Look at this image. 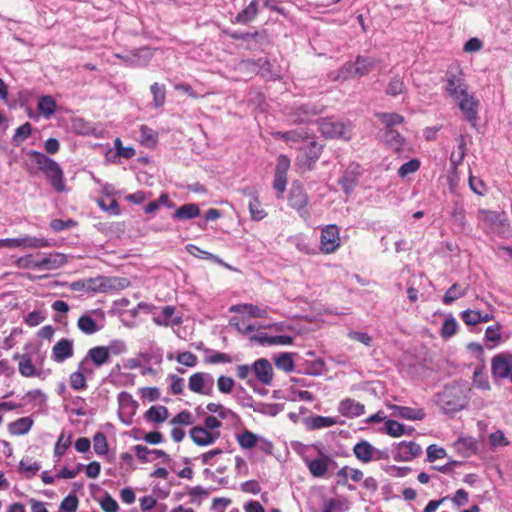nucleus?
I'll return each instance as SVG.
<instances>
[{"instance_id": "393cba45", "label": "nucleus", "mask_w": 512, "mask_h": 512, "mask_svg": "<svg viewBox=\"0 0 512 512\" xmlns=\"http://www.w3.org/2000/svg\"><path fill=\"white\" fill-rule=\"evenodd\" d=\"M248 209L250 217L254 221H261L267 216V212L262 207L259 196L256 193L250 194Z\"/></svg>"}, {"instance_id": "f03ea898", "label": "nucleus", "mask_w": 512, "mask_h": 512, "mask_svg": "<svg viewBox=\"0 0 512 512\" xmlns=\"http://www.w3.org/2000/svg\"><path fill=\"white\" fill-rule=\"evenodd\" d=\"M28 155L56 191H65L64 172L56 161L36 150H31Z\"/></svg>"}, {"instance_id": "c9c22d12", "label": "nucleus", "mask_w": 512, "mask_h": 512, "mask_svg": "<svg viewBox=\"0 0 512 512\" xmlns=\"http://www.w3.org/2000/svg\"><path fill=\"white\" fill-rule=\"evenodd\" d=\"M158 141V134L153 129L142 125L140 127V143L148 148H154Z\"/></svg>"}, {"instance_id": "338daca9", "label": "nucleus", "mask_w": 512, "mask_h": 512, "mask_svg": "<svg viewBox=\"0 0 512 512\" xmlns=\"http://www.w3.org/2000/svg\"><path fill=\"white\" fill-rule=\"evenodd\" d=\"M100 506L104 512H117L119 509L118 503L109 494L101 500Z\"/></svg>"}, {"instance_id": "c03bdc74", "label": "nucleus", "mask_w": 512, "mask_h": 512, "mask_svg": "<svg viewBox=\"0 0 512 512\" xmlns=\"http://www.w3.org/2000/svg\"><path fill=\"white\" fill-rule=\"evenodd\" d=\"M466 295V289H462L458 284H453L444 294L443 303L450 305L457 299H460Z\"/></svg>"}, {"instance_id": "f8f14e48", "label": "nucleus", "mask_w": 512, "mask_h": 512, "mask_svg": "<svg viewBox=\"0 0 512 512\" xmlns=\"http://www.w3.org/2000/svg\"><path fill=\"white\" fill-rule=\"evenodd\" d=\"M252 372L256 379L263 385H271L274 377L273 367L271 363L265 359L260 358L252 365Z\"/></svg>"}, {"instance_id": "20e7f679", "label": "nucleus", "mask_w": 512, "mask_h": 512, "mask_svg": "<svg viewBox=\"0 0 512 512\" xmlns=\"http://www.w3.org/2000/svg\"><path fill=\"white\" fill-rule=\"evenodd\" d=\"M374 60L370 57L358 56L355 62H347L338 72V79H349L368 75L373 67Z\"/></svg>"}, {"instance_id": "79ce46f5", "label": "nucleus", "mask_w": 512, "mask_h": 512, "mask_svg": "<svg viewBox=\"0 0 512 512\" xmlns=\"http://www.w3.org/2000/svg\"><path fill=\"white\" fill-rule=\"evenodd\" d=\"M376 116L385 125V130L394 129L395 126L403 123V116L397 113H377Z\"/></svg>"}, {"instance_id": "f704fd0d", "label": "nucleus", "mask_w": 512, "mask_h": 512, "mask_svg": "<svg viewBox=\"0 0 512 512\" xmlns=\"http://www.w3.org/2000/svg\"><path fill=\"white\" fill-rule=\"evenodd\" d=\"M383 139L396 152L401 150L404 143V139L396 129L385 130Z\"/></svg>"}, {"instance_id": "49530a36", "label": "nucleus", "mask_w": 512, "mask_h": 512, "mask_svg": "<svg viewBox=\"0 0 512 512\" xmlns=\"http://www.w3.org/2000/svg\"><path fill=\"white\" fill-rule=\"evenodd\" d=\"M17 265L24 269H38L39 270V253L29 254L24 257H20L17 260Z\"/></svg>"}, {"instance_id": "c756f323", "label": "nucleus", "mask_w": 512, "mask_h": 512, "mask_svg": "<svg viewBox=\"0 0 512 512\" xmlns=\"http://www.w3.org/2000/svg\"><path fill=\"white\" fill-rule=\"evenodd\" d=\"M230 311L235 313H244L250 317L264 318L267 316V311L265 309H261L253 304L234 305L230 308Z\"/></svg>"}, {"instance_id": "aec40b11", "label": "nucleus", "mask_w": 512, "mask_h": 512, "mask_svg": "<svg viewBox=\"0 0 512 512\" xmlns=\"http://www.w3.org/2000/svg\"><path fill=\"white\" fill-rule=\"evenodd\" d=\"M466 155V143L463 136L458 138V146L457 149L451 153L450 162H451V175L452 178H457V167L463 162Z\"/></svg>"}, {"instance_id": "473e14b6", "label": "nucleus", "mask_w": 512, "mask_h": 512, "mask_svg": "<svg viewBox=\"0 0 512 512\" xmlns=\"http://www.w3.org/2000/svg\"><path fill=\"white\" fill-rule=\"evenodd\" d=\"M337 423H338V421L334 417L320 416V415L310 417L307 420V425H308L309 429H312V430L328 428V427L336 425Z\"/></svg>"}, {"instance_id": "864d4df0", "label": "nucleus", "mask_w": 512, "mask_h": 512, "mask_svg": "<svg viewBox=\"0 0 512 512\" xmlns=\"http://www.w3.org/2000/svg\"><path fill=\"white\" fill-rule=\"evenodd\" d=\"M78 503V498L75 495H68L62 500L59 512H76Z\"/></svg>"}, {"instance_id": "c85d7f7f", "label": "nucleus", "mask_w": 512, "mask_h": 512, "mask_svg": "<svg viewBox=\"0 0 512 512\" xmlns=\"http://www.w3.org/2000/svg\"><path fill=\"white\" fill-rule=\"evenodd\" d=\"M236 440L242 449L248 450L258 445L259 437L257 434L245 429L236 435Z\"/></svg>"}, {"instance_id": "a878e982", "label": "nucleus", "mask_w": 512, "mask_h": 512, "mask_svg": "<svg viewBox=\"0 0 512 512\" xmlns=\"http://www.w3.org/2000/svg\"><path fill=\"white\" fill-rule=\"evenodd\" d=\"M33 426V420L30 417H22L8 425V430L12 435H24L29 432Z\"/></svg>"}, {"instance_id": "09e8293b", "label": "nucleus", "mask_w": 512, "mask_h": 512, "mask_svg": "<svg viewBox=\"0 0 512 512\" xmlns=\"http://www.w3.org/2000/svg\"><path fill=\"white\" fill-rule=\"evenodd\" d=\"M473 385L482 390H490L488 377L482 369H475L473 373Z\"/></svg>"}, {"instance_id": "4468645a", "label": "nucleus", "mask_w": 512, "mask_h": 512, "mask_svg": "<svg viewBox=\"0 0 512 512\" xmlns=\"http://www.w3.org/2000/svg\"><path fill=\"white\" fill-rule=\"evenodd\" d=\"M74 355L73 341L68 338H62L55 343L52 348L51 357L56 363H62Z\"/></svg>"}, {"instance_id": "a19ab883", "label": "nucleus", "mask_w": 512, "mask_h": 512, "mask_svg": "<svg viewBox=\"0 0 512 512\" xmlns=\"http://www.w3.org/2000/svg\"><path fill=\"white\" fill-rule=\"evenodd\" d=\"M150 91L153 96V104L156 108H161L166 101V89L163 84L157 82L150 86Z\"/></svg>"}, {"instance_id": "37998d69", "label": "nucleus", "mask_w": 512, "mask_h": 512, "mask_svg": "<svg viewBox=\"0 0 512 512\" xmlns=\"http://www.w3.org/2000/svg\"><path fill=\"white\" fill-rule=\"evenodd\" d=\"M32 133V124L30 122H25L21 126H19L13 137L12 142L14 145L18 146L21 143H23L26 139H28L31 136Z\"/></svg>"}, {"instance_id": "2f4dec72", "label": "nucleus", "mask_w": 512, "mask_h": 512, "mask_svg": "<svg viewBox=\"0 0 512 512\" xmlns=\"http://www.w3.org/2000/svg\"><path fill=\"white\" fill-rule=\"evenodd\" d=\"M459 329V324L453 315H448L442 323L440 335L447 340L453 337Z\"/></svg>"}, {"instance_id": "58836bf2", "label": "nucleus", "mask_w": 512, "mask_h": 512, "mask_svg": "<svg viewBox=\"0 0 512 512\" xmlns=\"http://www.w3.org/2000/svg\"><path fill=\"white\" fill-rule=\"evenodd\" d=\"M37 108L45 117H50L55 113L56 102L49 95L41 96L38 100Z\"/></svg>"}, {"instance_id": "e433bc0d", "label": "nucleus", "mask_w": 512, "mask_h": 512, "mask_svg": "<svg viewBox=\"0 0 512 512\" xmlns=\"http://www.w3.org/2000/svg\"><path fill=\"white\" fill-rule=\"evenodd\" d=\"M41 466L30 458L22 459L19 463V472L26 478H31L38 473Z\"/></svg>"}, {"instance_id": "0eeeda50", "label": "nucleus", "mask_w": 512, "mask_h": 512, "mask_svg": "<svg viewBox=\"0 0 512 512\" xmlns=\"http://www.w3.org/2000/svg\"><path fill=\"white\" fill-rule=\"evenodd\" d=\"M339 228L334 225H326L321 231L320 250L324 254L334 253L340 247Z\"/></svg>"}, {"instance_id": "5fc2aeb1", "label": "nucleus", "mask_w": 512, "mask_h": 512, "mask_svg": "<svg viewBox=\"0 0 512 512\" xmlns=\"http://www.w3.org/2000/svg\"><path fill=\"white\" fill-rule=\"evenodd\" d=\"M176 360L179 364L187 367H195L198 363L197 356L189 351L181 352L177 355Z\"/></svg>"}, {"instance_id": "2eb2a0df", "label": "nucleus", "mask_w": 512, "mask_h": 512, "mask_svg": "<svg viewBox=\"0 0 512 512\" xmlns=\"http://www.w3.org/2000/svg\"><path fill=\"white\" fill-rule=\"evenodd\" d=\"M88 359L91 360L96 367L103 366L110 360L109 349L106 346H95L90 348L86 357L79 364L80 369H84V365Z\"/></svg>"}, {"instance_id": "39448f33", "label": "nucleus", "mask_w": 512, "mask_h": 512, "mask_svg": "<svg viewBox=\"0 0 512 512\" xmlns=\"http://www.w3.org/2000/svg\"><path fill=\"white\" fill-rule=\"evenodd\" d=\"M288 204L291 208L296 210L301 216H306L309 214L308 205H309V196L304 189V186L299 181L293 182L289 197Z\"/></svg>"}, {"instance_id": "3c124183", "label": "nucleus", "mask_w": 512, "mask_h": 512, "mask_svg": "<svg viewBox=\"0 0 512 512\" xmlns=\"http://www.w3.org/2000/svg\"><path fill=\"white\" fill-rule=\"evenodd\" d=\"M469 187L474 193L480 196H483L487 191L483 180L474 176L471 170H469Z\"/></svg>"}, {"instance_id": "7c9ffc66", "label": "nucleus", "mask_w": 512, "mask_h": 512, "mask_svg": "<svg viewBox=\"0 0 512 512\" xmlns=\"http://www.w3.org/2000/svg\"><path fill=\"white\" fill-rule=\"evenodd\" d=\"M77 327L81 332L87 335L95 334L101 329L97 322L87 314L78 318Z\"/></svg>"}, {"instance_id": "412c9836", "label": "nucleus", "mask_w": 512, "mask_h": 512, "mask_svg": "<svg viewBox=\"0 0 512 512\" xmlns=\"http://www.w3.org/2000/svg\"><path fill=\"white\" fill-rule=\"evenodd\" d=\"M276 135L284 141L292 143L307 142L313 136L311 132L304 128L285 132H277Z\"/></svg>"}, {"instance_id": "cd10ccee", "label": "nucleus", "mask_w": 512, "mask_h": 512, "mask_svg": "<svg viewBox=\"0 0 512 512\" xmlns=\"http://www.w3.org/2000/svg\"><path fill=\"white\" fill-rule=\"evenodd\" d=\"M258 14V0H253L235 17V23L247 24L251 22Z\"/></svg>"}, {"instance_id": "423d86ee", "label": "nucleus", "mask_w": 512, "mask_h": 512, "mask_svg": "<svg viewBox=\"0 0 512 512\" xmlns=\"http://www.w3.org/2000/svg\"><path fill=\"white\" fill-rule=\"evenodd\" d=\"M319 131L326 138L350 139L351 130L343 122L331 118H323L319 121Z\"/></svg>"}, {"instance_id": "f3484780", "label": "nucleus", "mask_w": 512, "mask_h": 512, "mask_svg": "<svg viewBox=\"0 0 512 512\" xmlns=\"http://www.w3.org/2000/svg\"><path fill=\"white\" fill-rule=\"evenodd\" d=\"M67 263V256L62 253H49L41 255L39 253V270H56Z\"/></svg>"}, {"instance_id": "dca6fc26", "label": "nucleus", "mask_w": 512, "mask_h": 512, "mask_svg": "<svg viewBox=\"0 0 512 512\" xmlns=\"http://www.w3.org/2000/svg\"><path fill=\"white\" fill-rule=\"evenodd\" d=\"M338 412L347 418H356L365 413V405L352 398H345L338 405Z\"/></svg>"}, {"instance_id": "774afa93", "label": "nucleus", "mask_w": 512, "mask_h": 512, "mask_svg": "<svg viewBox=\"0 0 512 512\" xmlns=\"http://www.w3.org/2000/svg\"><path fill=\"white\" fill-rule=\"evenodd\" d=\"M203 427L208 431L219 432L218 429L222 427V422L214 415L206 416L203 421Z\"/></svg>"}, {"instance_id": "9b49d317", "label": "nucleus", "mask_w": 512, "mask_h": 512, "mask_svg": "<svg viewBox=\"0 0 512 512\" xmlns=\"http://www.w3.org/2000/svg\"><path fill=\"white\" fill-rule=\"evenodd\" d=\"M461 320L467 326H475L480 323H487L489 321L494 320V308L492 305L488 304V310L482 311L479 309H466L460 312Z\"/></svg>"}, {"instance_id": "4c0bfd02", "label": "nucleus", "mask_w": 512, "mask_h": 512, "mask_svg": "<svg viewBox=\"0 0 512 512\" xmlns=\"http://www.w3.org/2000/svg\"><path fill=\"white\" fill-rule=\"evenodd\" d=\"M275 366L285 372H293L295 369L292 353L283 352L275 358Z\"/></svg>"}, {"instance_id": "de8ad7c7", "label": "nucleus", "mask_w": 512, "mask_h": 512, "mask_svg": "<svg viewBox=\"0 0 512 512\" xmlns=\"http://www.w3.org/2000/svg\"><path fill=\"white\" fill-rule=\"evenodd\" d=\"M93 448L96 454L104 455L108 452V444L105 435L98 432L93 437Z\"/></svg>"}, {"instance_id": "603ef678", "label": "nucleus", "mask_w": 512, "mask_h": 512, "mask_svg": "<svg viewBox=\"0 0 512 512\" xmlns=\"http://www.w3.org/2000/svg\"><path fill=\"white\" fill-rule=\"evenodd\" d=\"M485 340L487 342H492L497 344L501 340V325L496 323L495 325H490L485 330Z\"/></svg>"}, {"instance_id": "a211bd4d", "label": "nucleus", "mask_w": 512, "mask_h": 512, "mask_svg": "<svg viewBox=\"0 0 512 512\" xmlns=\"http://www.w3.org/2000/svg\"><path fill=\"white\" fill-rule=\"evenodd\" d=\"M112 282L113 279L111 277L97 276L85 279L82 282V288H85L87 291L105 293L113 289Z\"/></svg>"}, {"instance_id": "13d9d810", "label": "nucleus", "mask_w": 512, "mask_h": 512, "mask_svg": "<svg viewBox=\"0 0 512 512\" xmlns=\"http://www.w3.org/2000/svg\"><path fill=\"white\" fill-rule=\"evenodd\" d=\"M489 442L493 448L509 445V440L501 430H497L489 435Z\"/></svg>"}, {"instance_id": "7ed1b4c3", "label": "nucleus", "mask_w": 512, "mask_h": 512, "mask_svg": "<svg viewBox=\"0 0 512 512\" xmlns=\"http://www.w3.org/2000/svg\"><path fill=\"white\" fill-rule=\"evenodd\" d=\"M437 405L447 414L462 410L466 405V396L460 386H448L436 395Z\"/></svg>"}, {"instance_id": "4d7b16f0", "label": "nucleus", "mask_w": 512, "mask_h": 512, "mask_svg": "<svg viewBox=\"0 0 512 512\" xmlns=\"http://www.w3.org/2000/svg\"><path fill=\"white\" fill-rule=\"evenodd\" d=\"M385 431L392 437H399L404 433V426L395 420H387L385 422Z\"/></svg>"}, {"instance_id": "6e6d98bb", "label": "nucleus", "mask_w": 512, "mask_h": 512, "mask_svg": "<svg viewBox=\"0 0 512 512\" xmlns=\"http://www.w3.org/2000/svg\"><path fill=\"white\" fill-rule=\"evenodd\" d=\"M235 382L231 377L221 375L217 379V388L221 393L229 394L234 388Z\"/></svg>"}, {"instance_id": "bb28decb", "label": "nucleus", "mask_w": 512, "mask_h": 512, "mask_svg": "<svg viewBox=\"0 0 512 512\" xmlns=\"http://www.w3.org/2000/svg\"><path fill=\"white\" fill-rule=\"evenodd\" d=\"M329 462H331V460L327 456H322L310 461L308 464L310 473L316 478L323 477L328 470Z\"/></svg>"}, {"instance_id": "9d476101", "label": "nucleus", "mask_w": 512, "mask_h": 512, "mask_svg": "<svg viewBox=\"0 0 512 512\" xmlns=\"http://www.w3.org/2000/svg\"><path fill=\"white\" fill-rule=\"evenodd\" d=\"M512 372V354L500 353L491 359V373L494 379H504Z\"/></svg>"}, {"instance_id": "6ab92c4d", "label": "nucleus", "mask_w": 512, "mask_h": 512, "mask_svg": "<svg viewBox=\"0 0 512 512\" xmlns=\"http://www.w3.org/2000/svg\"><path fill=\"white\" fill-rule=\"evenodd\" d=\"M364 473L357 468L344 466L336 473L337 484L341 486H347L348 480L351 479L354 482H360L363 480Z\"/></svg>"}, {"instance_id": "0e129e2a", "label": "nucleus", "mask_w": 512, "mask_h": 512, "mask_svg": "<svg viewBox=\"0 0 512 512\" xmlns=\"http://www.w3.org/2000/svg\"><path fill=\"white\" fill-rule=\"evenodd\" d=\"M232 361L230 355L224 352H216L205 358L207 364L230 363Z\"/></svg>"}, {"instance_id": "6e6552de", "label": "nucleus", "mask_w": 512, "mask_h": 512, "mask_svg": "<svg viewBox=\"0 0 512 512\" xmlns=\"http://www.w3.org/2000/svg\"><path fill=\"white\" fill-rule=\"evenodd\" d=\"M213 377L204 372H196L189 377L188 388L196 394L212 395L213 392Z\"/></svg>"}, {"instance_id": "a18cd8bd", "label": "nucleus", "mask_w": 512, "mask_h": 512, "mask_svg": "<svg viewBox=\"0 0 512 512\" xmlns=\"http://www.w3.org/2000/svg\"><path fill=\"white\" fill-rule=\"evenodd\" d=\"M84 370H85V368L84 369L79 368L78 371L71 373L69 380H70V386L72 389L77 390V391L86 389L87 382H86V378L83 373Z\"/></svg>"}, {"instance_id": "8fccbe9b", "label": "nucleus", "mask_w": 512, "mask_h": 512, "mask_svg": "<svg viewBox=\"0 0 512 512\" xmlns=\"http://www.w3.org/2000/svg\"><path fill=\"white\" fill-rule=\"evenodd\" d=\"M70 445L71 437H65L64 433H61L54 447V455L60 459L65 454Z\"/></svg>"}, {"instance_id": "1a4fd4ad", "label": "nucleus", "mask_w": 512, "mask_h": 512, "mask_svg": "<svg viewBox=\"0 0 512 512\" xmlns=\"http://www.w3.org/2000/svg\"><path fill=\"white\" fill-rule=\"evenodd\" d=\"M307 142L309 146L303 155L297 157L296 164L306 170H312L322 154L323 147L315 140L314 135Z\"/></svg>"}, {"instance_id": "5701e85b", "label": "nucleus", "mask_w": 512, "mask_h": 512, "mask_svg": "<svg viewBox=\"0 0 512 512\" xmlns=\"http://www.w3.org/2000/svg\"><path fill=\"white\" fill-rule=\"evenodd\" d=\"M375 452L376 449L365 440L356 443L353 447L355 457L363 463L370 462L373 459Z\"/></svg>"}, {"instance_id": "ea45409f", "label": "nucleus", "mask_w": 512, "mask_h": 512, "mask_svg": "<svg viewBox=\"0 0 512 512\" xmlns=\"http://www.w3.org/2000/svg\"><path fill=\"white\" fill-rule=\"evenodd\" d=\"M397 456L404 461L413 459L416 456V444L412 441L401 442L397 449Z\"/></svg>"}, {"instance_id": "f257e3e1", "label": "nucleus", "mask_w": 512, "mask_h": 512, "mask_svg": "<svg viewBox=\"0 0 512 512\" xmlns=\"http://www.w3.org/2000/svg\"><path fill=\"white\" fill-rule=\"evenodd\" d=\"M444 92L459 107L469 122L477 119L478 100L469 92L464 74L459 69H449L444 76Z\"/></svg>"}, {"instance_id": "052dcab7", "label": "nucleus", "mask_w": 512, "mask_h": 512, "mask_svg": "<svg viewBox=\"0 0 512 512\" xmlns=\"http://www.w3.org/2000/svg\"><path fill=\"white\" fill-rule=\"evenodd\" d=\"M445 456L446 451L442 447L432 444L427 448V459L429 462H434L435 460L444 458Z\"/></svg>"}, {"instance_id": "72a5a7b5", "label": "nucleus", "mask_w": 512, "mask_h": 512, "mask_svg": "<svg viewBox=\"0 0 512 512\" xmlns=\"http://www.w3.org/2000/svg\"><path fill=\"white\" fill-rule=\"evenodd\" d=\"M168 416L169 412L165 406H152L145 413L146 419L154 423H162Z\"/></svg>"}, {"instance_id": "4be33fe9", "label": "nucleus", "mask_w": 512, "mask_h": 512, "mask_svg": "<svg viewBox=\"0 0 512 512\" xmlns=\"http://www.w3.org/2000/svg\"><path fill=\"white\" fill-rule=\"evenodd\" d=\"M13 359L19 360L18 370L23 377H35L39 375L36 367L32 363L31 357L28 354H15Z\"/></svg>"}, {"instance_id": "69168bd1", "label": "nucleus", "mask_w": 512, "mask_h": 512, "mask_svg": "<svg viewBox=\"0 0 512 512\" xmlns=\"http://www.w3.org/2000/svg\"><path fill=\"white\" fill-rule=\"evenodd\" d=\"M290 168V159L286 155H279L275 168V174L287 175Z\"/></svg>"}, {"instance_id": "b1692460", "label": "nucleus", "mask_w": 512, "mask_h": 512, "mask_svg": "<svg viewBox=\"0 0 512 512\" xmlns=\"http://www.w3.org/2000/svg\"><path fill=\"white\" fill-rule=\"evenodd\" d=\"M200 215V208L195 203H188L177 208L173 214L174 220H189Z\"/></svg>"}, {"instance_id": "e2e57ef3", "label": "nucleus", "mask_w": 512, "mask_h": 512, "mask_svg": "<svg viewBox=\"0 0 512 512\" xmlns=\"http://www.w3.org/2000/svg\"><path fill=\"white\" fill-rule=\"evenodd\" d=\"M83 469L82 464H77L73 469H69L67 467H63L59 473L57 474V477L60 479H72L76 477Z\"/></svg>"}, {"instance_id": "680f3d73", "label": "nucleus", "mask_w": 512, "mask_h": 512, "mask_svg": "<svg viewBox=\"0 0 512 512\" xmlns=\"http://www.w3.org/2000/svg\"><path fill=\"white\" fill-rule=\"evenodd\" d=\"M287 175L274 174L273 188L278 193V198H282L286 190Z\"/></svg>"}, {"instance_id": "bf43d9fd", "label": "nucleus", "mask_w": 512, "mask_h": 512, "mask_svg": "<svg viewBox=\"0 0 512 512\" xmlns=\"http://www.w3.org/2000/svg\"><path fill=\"white\" fill-rule=\"evenodd\" d=\"M194 419L191 412L187 410H183L179 412L176 416L172 418L170 423L172 425H191L193 424Z\"/></svg>"}, {"instance_id": "ddd939ff", "label": "nucleus", "mask_w": 512, "mask_h": 512, "mask_svg": "<svg viewBox=\"0 0 512 512\" xmlns=\"http://www.w3.org/2000/svg\"><path fill=\"white\" fill-rule=\"evenodd\" d=\"M190 437L197 446H209L219 439L220 432L208 431L203 426H194L190 430Z\"/></svg>"}]
</instances>
